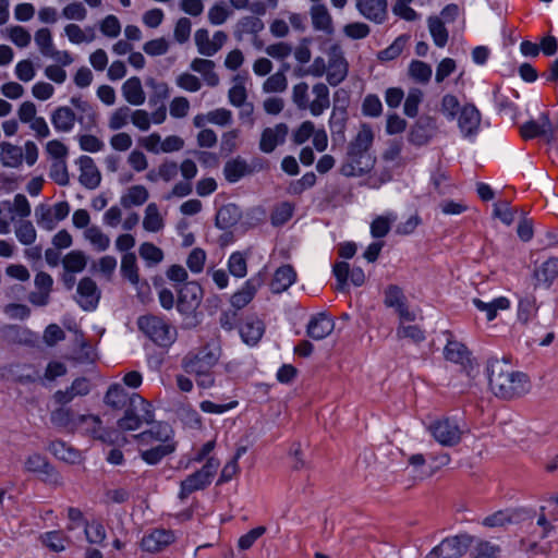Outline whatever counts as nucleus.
<instances>
[{"label":"nucleus","instance_id":"nucleus-1","mask_svg":"<svg viewBox=\"0 0 558 558\" xmlns=\"http://www.w3.org/2000/svg\"><path fill=\"white\" fill-rule=\"evenodd\" d=\"M489 387L501 399H513L525 395L530 381L525 374L513 371L510 363L502 359H490L487 363Z\"/></svg>","mask_w":558,"mask_h":558},{"label":"nucleus","instance_id":"nucleus-2","mask_svg":"<svg viewBox=\"0 0 558 558\" xmlns=\"http://www.w3.org/2000/svg\"><path fill=\"white\" fill-rule=\"evenodd\" d=\"M138 329L156 345L169 348L178 337L177 328L166 318L156 315H145L137 319Z\"/></svg>","mask_w":558,"mask_h":558},{"label":"nucleus","instance_id":"nucleus-3","mask_svg":"<svg viewBox=\"0 0 558 558\" xmlns=\"http://www.w3.org/2000/svg\"><path fill=\"white\" fill-rule=\"evenodd\" d=\"M154 421L151 404L133 392L131 403L124 408L123 416L118 421V427L121 430H136L143 424H149Z\"/></svg>","mask_w":558,"mask_h":558},{"label":"nucleus","instance_id":"nucleus-4","mask_svg":"<svg viewBox=\"0 0 558 558\" xmlns=\"http://www.w3.org/2000/svg\"><path fill=\"white\" fill-rule=\"evenodd\" d=\"M219 465L217 459L209 458L201 470L183 480L180 484V499H185L192 493L206 488L211 483Z\"/></svg>","mask_w":558,"mask_h":558},{"label":"nucleus","instance_id":"nucleus-5","mask_svg":"<svg viewBox=\"0 0 558 558\" xmlns=\"http://www.w3.org/2000/svg\"><path fill=\"white\" fill-rule=\"evenodd\" d=\"M427 429L433 438L445 447L457 446L460 444L463 436V429L459 423L450 417H441L433 421Z\"/></svg>","mask_w":558,"mask_h":558},{"label":"nucleus","instance_id":"nucleus-6","mask_svg":"<svg viewBox=\"0 0 558 558\" xmlns=\"http://www.w3.org/2000/svg\"><path fill=\"white\" fill-rule=\"evenodd\" d=\"M219 356L217 348L205 345L198 352L187 354L182 360V367L189 374H204L217 364Z\"/></svg>","mask_w":558,"mask_h":558},{"label":"nucleus","instance_id":"nucleus-7","mask_svg":"<svg viewBox=\"0 0 558 558\" xmlns=\"http://www.w3.org/2000/svg\"><path fill=\"white\" fill-rule=\"evenodd\" d=\"M326 53L328 58L326 80L329 85L337 86L347 78L349 63L339 44L330 45Z\"/></svg>","mask_w":558,"mask_h":558},{"label":"nucleus","instance_id":"nucleus-8","mask_svg":"<svg viewBox=\"0 0 558 558\" xmlns=\"http://www.w3.org/2000/svg\"><path fill=\"white\" fill-rule=\"evenodd\" d=\"M384 304L395 311L401 323H412L416 319V314L410 308L402 289L396 284H390L385 289Z\"/></svg>","mask_w":558,"mask_h":558},{"label":"nucleus","instance_id":"nucleus-9","mask_svg":"<svg viewBox=\"0 0 558 558\" xmlns=\"http://www.w3.org/2000/svg\"><path fill=\"white\" fill-rule=\"evenodd\" d=\"M375 161L376 158L372 154L347 149L340 173L344 177H361L373 169Z\"/></svg>","mask_w":558,"mask_h":558},{"label":"nucleus","instance_id":"nucleus-10","mask_svg":"<svg viewBox=\"0 0 558 558\" xmlns=\"http://www.w3.org/2000/svg\"><path fill=\"white\" fill-rule=\"evenodd\" d=\"M50 421L53 426L74 432L80 427V423H93L99 426L100 418L96 415H75V413L68 408H58L50 414Z\"/></svg>","mask_w":558,"mask_h":558},{"label":"nucleus","instance_id":"nucleus-11","mask_svg":"<svg viewBox=\"0 0 558 558\" xmlns=\"http://www.w3.org/2000/svg\"><path fill=\"white\" fill-rule=\"evenodd\" d=\"M470 543L471 538L468 535L445 538L425 558H461Z\"/></svg>","mask_w":558,"mask_h":558},{"label":"nucleus","instance_id":"nucleus-12","mask_svg":"<svg viewBox=\"0 0 558 558\" xmlns=\"http://www.w3.org/2000/svg\"><path fill=\"white\" fill-rule=\"evenodd\" d=\"M520 133L524 140L543 137L547 143L553 142L556 136L548 113H542L537 120H530L522 124Z\"/></svg>","mask_w":558,"mask_h":558},{"label":"nucleus","instance_id":"nucleus-13","mask_svg":"<svg viewBox=\"0 0 558 558\" xmlns=\"http://www.w3.org/2000/svg\"><path fill=\"white\" fill-rule=\"evenodd\" d=\"M227 40L228 35L223 31H217L213 35V38L209 37V33L206 28H199L194 34V41L198 53L206 57L215 56Z\"/></svg>","mask_w":558,"mask_h":558},{"label":"nucleus","instance_id":"nucleus-14","mask_svg":"<svg viewBox=\"0 0 558 558\" xmlns=\"http://www.w3.org/2000/svg\"><path fill=\"white\" fill-rule=\"evenodd\" d=\"M25 469L28 472L37 474L44 482L52 485L62 484L59 473L49 464L47 459L39 453H33L26 459Z\"/></svg>","mask_w":558,"mask_h":558},{"label":"nucleus","instance_id":"nucleus-15","mask_svg":"<svg viewBox=\"0 0 558 558\" xmlns=\"http://www.w3.org/2000/svg\"><path fill=\"white\" fill-rule=\"evenodd\" d=\"M264 275H262L260 272L247 279L242 286V288L231 295V306L238 311L242 310L247 304H250L251 301L256 295L259 288L264 284Z\"/></svg>","mask_w":558,"mask_h":558},{"label":"nucleus","instance_id":"nucleus-16","mask_svg":"<svg viewBox=\"0 0 558 558\" xmlns=\"http://www.w3.org/2000/svg\"><path fill=\"white\" fill-rule=\"evenodd\" d=\"M203 298V290L195 281L186 282L178 292V311L182 314L196 310Z\"/></svg>","mask_w":558,"mask_h":558},{"label":"nucleus","instance_id":"nucleus-17","mask_svg":"<svg viewBox=\"0 0 558 558\" xmlns=\"http://www.w3.org/2000/svg\"><path fill=\"white\" fill-rule=\"evenodd\" d=\"M481 112L474 105H465L458 116V126L464 138L473 140L481 125Z\"/></svg>","mask_w":558,"mask_h":558},{"label":"nucleus","instance_id":"nucleus-18","mask_svg":"<svg viewBox=\"0 0 558 558\" xmlns=\"http://www.w3.org/2000/svg\"><path fill=\"white\" fill-rule=\"evenodd\" d=\"M175 541L173 531L166 529H154L146 533L141 542L143 550L148 553H159L166 549Z\"/></svg>","mask_w":558,"mask_h":558},{"label":"nucleus","instance_id":"nucleus-19","mask_svg":"<svg viewBox=\"0 0 558 558\" xmlns=\"http://www.w3.org/2000/svg\"><path fill=\"white\" fill-rule=\"evenodd\" d=\"M355 7L362 16L376 24H381L387 20V0H356Z\"/></svg>","mask_w":558,"mask_h":558},{"label":"nucleus","instance_id":"nucleus-20","mask_svg":"<svg viewBox=\"0 0 558 558\" xmlns=\"http://www.w3.org/2000/svg\"><path fill=\"white\" fill-rule=\"evenodd\" d=\"M100 292L96 282L89 277L80 280L77 284V303L85 311H93L97 307Z\"/></svg>","mask_w":558,"mask_h":558},{"label":"nucleus","instance_id":"nucleus-21","mask_svg":"<svg viewBox=\"0 0 558 558\" xmlns=\"http://www.w3.org/2000/svg\"><path fill=\"white\" fill-rule=\"evenodd\" d=\"M289 133V128L286 123H278L275 126L266 128L260 136L259 149L265 154L272 153L278 145L284 143Z\"/></svg>","mask_w":558,"mask_h":558},{"label":"nucleus","instance_id":"nucleus-22","mask_svg":"<svg viewBox=\"0 0 558 558\" xmlns=\"http://www.w3.org/2000/svg\"><path fill=\"white\" fill-rule=\"evenodd\" d=\"M311 23L316 32H322L327 36L335 33L333 20L328 8L323 3H314L310 8Z\"/></svg>","mask_w":558,"mask_h":558},{"label":"nucleus","instance_id":"nucleus-23","mask_svg":"<svg viewBox=\"0 0 558 558\" xmlns=\"http://www.w3.org/2000/svg\"><path fill=\"white\" fill-rule=\"evenodd\" d=\"M141 446H148L159 442H175L173 440V430L167 423H158L150 429L135 436Z\"/></svg>","mask_w":558,"mask_h":558},{"label":"nucleus","instance_id":"nucleus-24","mask_svg":"<svg viewBox=\"0 0 558 558\" xmlns=\"http://www.w3.org/2000/svg\"><path fill=\"white\" fill-rule=\"evenodd\" d=\"M80 167V183L86 189L94 190L99 186L101 174L89 156H81L77 160Z\"/></svg>","mask_w":558,"mask_h":558},{"label":"nucleus","instance_id":"nucleus-25","mask_svg":"<svg viewBox=\"0 0 558 558\" xmlns=\"http://www.w3.org/2000/svg\"><path fill=\"white\" fill-rule=\"evenodd\" d=\"M313 100H310V105L306 109L310 110L314 117H319L325 110L330 107V92L325 83H316L312 87Z\"/></svg>","mask_w":558,"mask_h":558},{"label":"nucleus","instance_id":"nucleus-26","mask_svg":"<svg viewBox=\"0 0 558 558\" xmlns=\"http://www.w3.org/2000/svg\"><path fill=\"white\" fill-rule=\"evenodd\" d=\"M436 132V123L432 118H422L412 128L409 141L417 146L427 144Z\"/></svg>","mask_w":558,"mask_h":558},{"label":"nucleus","instance_id":"nucleus-27","mask_svg":"<svg viewBox=\"0 0 558 558\" xmlns=\"http://www.w3.org/2000/svg\"><path fill=\"white\" fill-rule=\"evenodd\" d=\"M90 391V385L89 381L84 378L80 377L76 378L72 385L66 388L65 390H58L53 395V399L59 404H66L71 402L75 397H83L88 395Z\"/></svg>","mask_w":558,"mask_h":558},{"label":"nucleus","instance_id":"nucleus-28","mask_svg":"<svg viewBox=\"0 0 558 558\" xmlns=\"http://www.w3.org/2000/svg\"><path fill=\"white\" fill-rule=\"evenodd\" d=\"M335 328L333 320L324 313L314 315L307 324V336L314 340H322L329 336Z\"/></svg>","mask_w":558,"mask_h":558},{"label":"nucleus","instance_id":"nucleus-29","mask_svg":"<svg viewBox=\"0 0 558 558\" xmlns=\"http://www.w3.org/2000/svg\"><path fill=\"white\" fill-rule=\"evenodd\" d=\"M265 332L264 323L256 316H250L240 328L242 340L248 345H255Z\"/></svg>","mask_w":558,"mask_h":558},{"label":"nucleus","instance_id":"nucleus-30","mask_svg":"<svg viewBox=\"0 0 558 558\" xmlns=\"http://www.w3.org/2000/svg\"><path fill=\"white\" fill-rule=\"evenodd\" d=\"M149 446L148 449H141L140 454L147 464L154 465L174 452L177 442H159Z\"/></svg>","mask_w":558,"mask_h":558},{"label":"nucleus","instance_id":"nucleus-31","mask_svg":"<svg viewBox=\"0 0 558 558\" xmlns=\"http://www.w3.org/2000/svg\"><path fill=\"white\" fill-rule=\"evenodd\" d=\"M76 116L74 111L66 106L54 109L51 113V123L56 131L68 133L74 128Z\"/></svg>","mask_w":558,"mask_h":558},{"label":"nucleus","instance_id":"nucleus-32","mask_svg":"<svg viewBox=\"0 0 558 558\" xmlns=\"http://www.w3.org/2000/svg\"><path fill=\"white\" fill-rule=\"evenodd\" d=\"M122 96L133 106H141L145 102L146 96L141 80L137 76L128 78L122 85Z\"/></svg>","mask_w":558,"mask_h":558},{"label":"nucleus","instance_id":"nucleus-33","mask_svg":"<svg viewBox=\"0 0 558 558\" xmlns=\"http://www.w3.org/2000/svg\"><path fill=\"white\" fill-rule=\"evenodd\" d=\"M374 137L372 128L368 124H362L356 135L348 144L347 149L363 154H372L371 148L373 146Z\"/></svg>","mask_w":558,"mask_h":558},{"label":"nucleus","instance_id":"nucleus-34","mask_svg":"<svg viewBox=\"0 0 558 558\" xmlns=\"http://www.w3.org/2000/svg\"><path fill=\"white\" fill-rule=\"evenodd\" d=\"M473 305L486 314L488 322L496 318L498 311H506L510 307V301L506 296H499L490 302H484L478 298L472 300Z\"/></svg>","mask_w":558,"mask_h":558},{"label":"nucleus","instance_id":"nucleus-35","mask_svg":"<svg viewBox=\"0 0 558 558\" xmlns=\"http://www.w3.org/2000/svg\"><path fill=\"white\" fill-rule=\"evenodd\" d=\"M133 393H129L120 384L109 387L105 395V403L113 409H124L131 403Z\"/></svg>","mask_w":558,"mask_h":558},{"label":"nucleus","instance_id":"nucleus-36","mask_svg":"<svg viewBox=\"0 0 558 558\" xmlns=\"http://www.w3.org/2000/svg\"><path fill=\"white\" fill-rule=\"evenodd\" d=\"M148 197V190L144 185H132L120 197V205L125 209L142 206Z\"/></svg>","mask_w":558,"mask_h":558},{"label":"nucleus","instance_id":"nucleus-37","mask_svg":"<svg viewBox=\"0 0 558 558\" xmlns=\"http://www.w3.org/2000/svg\"><path fill=\"white\" fill-rule=\"evenodd\" d=\"M190 68L192 71L202 74L207 85L215 87L219 84V76L215 72V62L209 59L195 58Z\"/></svg>","mask_w":558,"mask_h":558},{"label":"nucleus","instance_id":"nucleus-38","mask_svg":"<svg viewBox=\"0 0 558 558\" xmlns=\"http://www.w3.org/2000/svg\"><path fill=\"white\" fill-rule=\"evenodd\" d=\"M0 161L2 166L19 168L23 163V148L9 142L0 144Z\"/></svg>","mask_w":558,"mask_h":558},{"label":"nucleus","instance_id":"nucleus-39","mask_svg":"<svg viewBox=\"0 0 558 558\" xmlns=\"http://www.w3.org/2000/svg\"><path fill=\"white\" fill-rule=\"evenodd\" d=\"M296 278L294 269L290 265L279 267L271 281V290L275 293H281L291 287Z\"/></svg>","mask_w":558,"mask_h":558},{"label":"nucleus","instance_id":"nucleus-40","mask_svg":"<svg viewBox=\"0 0 558 558\" xmlns=\"http://www.w3.org/2000/svg\"><path fill=\"white\" fill-rule=\"evenodd\" d=\"M251 173L247 162L240 156L230 159L223 167V174L228 182L235 183L246 174Z\"/></svg>","mask_w":558,"mask_h":558},{"label":"nucleus","instance_id":"nucleus-41","mask_svg":"<svg viewBox=\"0 0 558 558\" xmlns=\"http://www.w3.org/2000/svg\"><path fill=\"white\" fill-rule=\"evenodd\" d=\"M49 450L57 459L71 464L78 463L82 460L81 452L62 440L52 441Z\"/></svg>","mask_w":558,"mask_h":558},{"label":"nucleus","instance_id":"nucleus-42","mask_svg":"<svg viewBox=\"0 0 558 558\" xmlns=\"http://www.w3.org/2000/svg\"><path fill=\"white\" fill-rule=\"evenodd\" d=\"M288 70L289 64L284 63L279 71L268 76L263 83V92L268 94L283 93L288 88V80L286 76V71Z\"/></svg>","mask_w":558,"mask_h":558},{"label":"nucleus","instance_id":"nucleus-43","mask_svg":"<svg viewBox=\"0 0 558 558\" xmlns=\"http://www.w3.org/2000/svg\"><path fill=\"white\" fill-rule=\"evenodd\" d=\"M446 360L464 365L470 360V353L466 347L453 339H448V342L444 349Z\"/></svg>","mask_w":558,"mask_h":558},{"label":"nucleus","instance_id":"nucleus-44","mask_svg":"<svg viewBox=\"0 0 558 558\" xmlns=\"http://www.w3.org/2000/svg\"><path fill=\"white\" fill-rule=\"evenodd\" d=\"M165 227V220L159 213L157 204L149 203L145 208L143 228L148 232H159Z\"/></svg>","mask_w":558,"mask_h":558},{"label":"nucleus","instance_id":"nucleus-45","mask_svg":"<svg viewBox=\"0 0 558 558\" xmlns=\"http://www.w3.org/2000/svg\"><path fill=\"white\" fill-rule=\"evenodd\" d=\"M538 283L550 286L558 277V257H551L544 262L534 272Z\"/></svg>","mask_w":558,"mask_h":558},{"label":"nucleus","instance_id":"nucleus-46","mask_svg":"<svg viewBox=\"0 0 558 558\" xmlns=\"http://www.w3.org/2000/svg\"><path fill=\"white\" fill-rule=\"evenodd\" d=\"M264 27V22L259 17L244 16L236 23L235 36L241 39L243 35H257Z\"/></svg>","mask_w":558,"mask_h":558},{"label":"nucleus","instance_id":"nucleus-47","mask_svg":"<svg viewBox=\"0 0 558 558\" xmlns=\"http://www.w3.org/2000/svg\"><path fill=\"white\" fill-rule=\"evenodd\" d=\"M397 220V215L389 213L387 215L377 216L371 223V234L375 239L386 236L392 223Z\"/></svg>","mask_w":558,"mask_h":558},{"label":"nucleus","instance_id":"nucleus-48","mask_svg":"<svg viewBox=\"0 0 558 558\" xmlns=\"http://www.w3.org/2000/svg\"><path fill=\"white\" fill-rule=\"evenodd\" d=\"M121 274L133 286L140 281L137 260L134 253H125L121 259Z\"/></svg>","mask_w":558,"mask_h":558},{"label":"nucleus","instance_id":"nucleus-49","mask_svg":"<svg viewBox=\"0 0 558 558\" xmlns=\"http://www.w3.org/2000/svg\"><path fill=\"white\" fill-rule=\"evenodd\" d=\"M84 238L98 252H104L110 246V238L97 226H92L84 231Z\"/></svg>","mask_w":558,"mask_h":558},{"label":"nucleus","instance_id":"nucleus-50","mask_svg":"<svg viewBox=\"0 0 558 558\" xmlns=\"http://www.w3.org/2000/svg\"><path fill=\"white\" fill-rule=\"evenodd\" d=\"M35 219L39 228L46 231H52L58 225V221L52 214L51 206L47 204H39L36 206Z\"/></svg>","mask_w":558,"mask_h":558},{"label":"nucleus","instance_id":"nucleus-51","mask_svg":"<svg viewBox=\"0 0 558 558\" xmlns=\"http://www.w3.org/2000/svg\"><path fill=\"white\" fill-rule=\"evenodd\" d=\"M240 218L239 208L235 205L229 204L222 206L216 215V225L220 229H228L236 223Z\"/></svg>","mask_w":558,"mask_h":558},{"label":"nucleus","instance_id":"nucleus-52","mask_svg":"<svg viewBox=\"0 0 558 558\" xmlns=\"http://www.w3.org/2000/svg\"><path fill=\"white\" fill-rule=\"evenodd\" d=\"M427 23L434 44L440 48L445 47L449 36L444 21H441V19L438 16H430Z\"/></svg>","mask_w":558,"mask_h":558},{"label":"nucleus","instance_id":"nucleus-53","mask_svg":"<svg viewBox=\"0 0 558 558\" xmlns=\"http://www.w3.org/2000/svg\"><path fill=\"white\" fill-rule=\"evenodd\" d=\"M62 264L68 272H81L86 267L87 257L84 252L74 250L63 257Z\"/></svg>","mask_w":558,"mask_h":558},{"label":"nucleus","instance_id":"nucleus-54","mask_svg":"<svg viewBox=\"0 0 558 558\" xmlns=\"http://www.w3.org/2000/svg\"><path fill=\"white\" fill-rule=\"evenodd\" d=\"M410 77L416 83L427 84L432 77V66L423 61L413 60L408 69Z\"/></svg>","mask_w":558,"mask_h":558},{"label":"nucleus","instance_id":"nucleus-55","mask_svg":"<svg viewBox=\"0 0 558 558\" xmlns=\"http://www.w3.org/2000/svg\"><path fill=\"white\" fill-rule=\"evenodd\" d=\"M34 40L39 52L44 57H49L56 48L52 41L51 31L47 27L37 29L34 36Z\"/></svg>","mask_w":558,"mask_h":558},{"label":"nucleus","instance_id":"nucleus-56","mask_svg":"<svg viewBox=\"0 0 558 558\" xmlns=\"http://www.w3.org/2000/svg\"><path fill=\"white\" fill-rule=\"evenodd\" d=\"M15 236L23 245H32L37 238L34 225L28 220H22L15 226Z\"/></svg>","mask_w":558,"mask_h":558},{"label":"nucleus","instance_id":"nucleus-57","mask_svg":"<svg viewBox=\"0 0 558 558\" xmlns=\"http://www.w3.org/2000/svg\"><path fill=\"white\" fill-rule=\"evenodd\" d=\"M138 253L148 266L157 265L163 259L162 250L150 242L142 243L138 248Z\"/></svg>","mask_w":558,"mask_h":558},{"label":"nucleus","instance_id":"nucleus-58","mask_svg":"<svg viewBox=\"0 0 558 558\" xmlns=\"http://www.w3.org/2000/svg\"><path fill=\"white\" fill-rule=\"evenodd\" d=\"M87 32H92V36H87L85 31H83L77 24H68L64 27V34L69 38L72 44H82V43H90L95 39V32L93 27H87Z\"/></svg>","mask_w":558,"mask_h":558},{"label":"nucleus","instance_id":"nucleus-59","mask_svg":"<svg viewBox=\"0 0 558 558\" xmlns=\"http://www.w3.org/2000/svg\"><path fill=\"white\" fill-rule=\"evenodd\" d=\"M397 337L399 339H410L411 341L418 343L425 339L424 331L417 325H405L399 320L397 328Z\"/></svg>","mask_w":558,"mask_h":558},{"label":"nucleus","instance_id":"nucleus-60","mask_svg":"<svg viewBox=\"0 0 558 558\" xmlns=\"http://www.w3.org/2000/svg\"><path fill=\"white\" fill-rule=\"evenodd\" d=\"M308 89L306 82H300L292 87V101L301 110H306V106L310 105Z\"/></svg>","mask_w":558,"mask_h":558},{"label":"nucleus","instance_id":"nucleus-61","mask_svg":"<svg viewBox=\"0 0 558 558\" xmlns=\"http://www.w3.org/2000/svg\"><path fill=\"white\" fill-rule=\"evenodd\" d=\"M130 119H131V109L126 106L120 107L111 113V116L109 118L108 126L112 131L120 130L128 124Z\"/></svg>","mask_w":558,"mask_h":558},{"label":"nucleus","instance_id":"nucleus-62","mask_svg":"<svg viewBox=\"0 0 558 558\" xmlns=\"http://www.w3.org/2000/svg\"><path fill=\"white\" fill-rule=\"evenodd\" d=\"M423 99V93L418 88H412L409 90L408 96L404 101V113L414 118L418 113V106Z\"/></svg>","mask_w":558,"mask_h":558},{"label":"nucleus","instance_id":"nucleus-63","mask_svg":"<svg viewBox=\"0 0 558 558\" xmlns=\"http://www.w3.org/2000/svg\"><path fill=\"white\" fill-rule=\"evenodd\" d=\"M461 108L462 107H460L459 100L456 96L447 94L442 97L440 111L448 120L452 121L458 114H460Z\"/></svg>","mask_w":558,"mask_h":558},{"label":"nucleus","instance_id":"nucleus-64","mask_svg":"<svg viewBox=\"0 0 558 558\" xmlns=\"http://www.w3.org/2000/svg\"><path fill=\"white\" fill-rule=\"evenodd\" d=\"M10 40L20 48H25L31 44L32 36L29 32L19 25L11 26L8 29Z\"/></svg>","mask_w":558,"mask_h":558}]
</instances>
